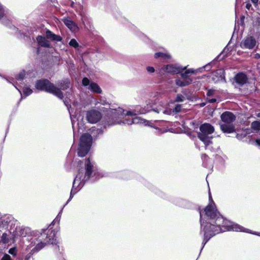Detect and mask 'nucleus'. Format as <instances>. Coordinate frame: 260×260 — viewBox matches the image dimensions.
<instances>
[{
  "label": "nucleus",
  "mask_w": 260,
  "mask_h": 260,
  "mask_svg": "<svg viewBox=\"0 0 260 260\" xmlns=\"http://www.w3.org/2000/svg\"><path fill=\"white\" fill-rule=\"evenodd\" d=\"M204 157H205V158L207 157V156L205 154V155H204Z\"/></svg>",
  "instance_id": "09e8293b"
},
{
  "label": "nucleus",
  "mask_w": 260,
  "mask_h": 260,
  "mask_svg": "<svg viewBox=\"0 0 260 260\" xmlns=\"http://www.w3.org/2000/svg\"><path fill=\"white\" fill-rule=\"evenodd\" d=\"M36 87L38 90L52 93L61 99L63 98V93L60 90L47 79L37 81Z\"/></svg>",
  "instance_id": "39448f33"
},
{
  "label": "nucleus",
  "mask_w": 260,
  "mask_h": 260,
  "mask_svg": "<svg viewBox=\"0 0 260 260\" xmlns=\"http://www.w3.org/2000/svg\"><path fill=\"white\" fill-rule=\"evenodd\" d=\"M251 7V5L249 3H247L246 5V8L248 9V10H249L250 9Z\"/></svg>",
  "instance_id": "e433bc0d"
},
{
  "label": "nucleus",
  "mask_w": 260,
  "mask_h": 260,
  "mask_svg": "<svg viewBox=\"0 0 260 260\" xmlns=\"http://www.w3.org/2000/svg\"><path fill=\"white\" fill-rule=\"evenodd\" d=\"M251 128L256 131L260 130V122L257 121L252 122L251 125Z\"/></svg>",
  "instance_id": "412c9836"
},
{
  "label": "nucleus",
  "mask_w": 260,
  "mask_h": 260,
  "mask_svg": "<svg viewBox=\"0 0 260 260\" xmlns=\"http://www.w3.org/2000/svg\"><path fill=\"white\" fill-rule=\"evenodd\" d=\"M212 80L215 82L219 81L224 79L223 75V71L221 70H218L212 73Z\"/></svg>",
  "instance_id": "f8f14e48"
},
{
  "label": "nucleus",
  "mask_w": 260,
  "mask_h": 260,
  "mask_svg": "<svg viewBox=\"0 0 260 260\" xmlns=\"http://www.w3.org/2000/svg\"><path fill=\"white\" fill-rule=\"evenodd\" d=\"M23 91L26 96L30 95L32 92V90L27 87L24 88Z\"/></svg>",
  "instance_id": "5701e85b"
},
{
  "label": "nucleus",
  "mask_w": 260,
  "mask_h": 260,
  "mask_svg": "<svg viewBox=\"0 0 260 260\" xmlns=\"http://www.w3.org/2000/svg\"><path fill=\"white\" fill-rule=\"evenodd\" d=\"M209 200H212V199H211V196H210V193H209Z\"/></svg>",
  "instance_id": "a18cd8bd"
},
{
  "label": "nucleus",
  "mask_w": 260,
  "mask_h": 260,
  "mask_svg": "<svg viewBox=\"0 0 260 260\" xmlns=\"http://www.w3.org/2000/svg\"><path fill=\"white\" fill-rule=\"evenodd\" d=\"M200 220H201V224L203 225V223H202V213H201V212H200Z\"/></svg>",
  "instance_id": "37998d69"
},
{
  "label": "nucleus",
  "mask_w": 260,
  "mask_h": 260,
  "mask_svg": "<svg viewBox=\"0 0 260 260\" xmlns=\"http://www.w3.org/2000/svg\"><path fill=\"white\" fill-rule=\"evenodd\" d=\"M257 116L259 117H260V113H258Z\"/></svg>",
  "instance_id": "de8ad7c7"
},
{
  "label": "nucleus",
  "mask_w": 260,
  "mask_h": 260,
  "mask_svg": "<svg viewBox=\"0 0 260 260\" xmlns=\"http://www.w3.org/2000/svg\"><path fill=\"white\" fill-rule=\"evenodd\" d=\"M187 73H186V72L185 71L184 73H182L181 74V76L183 77V78H187Z\"/></svg>",
  "instance_id": "f704fd0d"
},
{
  "label": "nucleus",
  "mask_w": 260,
  "mask_h": 260,
  "mask_svg": "<svg viewBox=\"0 0 260 260\" xmlns=\"http://www.w3.org/2000/svg\"><path fill=\"white\" fill-rule=\"evenodd\" d=\"M181 107H182L181 105H176L173 110V112H175V113H178L180 112Z\"/></svg>",
  "instance_id": "bb28decb"
},
{
  "label": "nucleus",
  "mask_w": 260,
  "mask_h": 260,
  "mask_svg": "<svg viewBox=\"0 0 260 260\" xmlns=\"http://www.w3.org/2000/svg\"><path fill=\"white\" fill-rule=\"evenodd\" d=\"M256 143L257 145L260 146V139H257L256 140Z\"/></svg>",
  "instance_id": "ea45409f"
},
{
  "label": "nucleus",
  "mask_w": 260,
  "mask_h": 260,
  "mask_svg": "<svg viewBox=\"0 0 260 260\" xmlns=\"http://www.w3.org/2000/svg\"><path fill=\"white\" fill-rule=\"evenodd\" d=\"M63 22L65 25L67 26H68V27L70 28L71 30L75 31L77 29V26L73 22V21H72L70 19H64Z\"/></svg>",
  "instance_id": "dca6fc26"
},
{
  "label": "nucleus",
  "mask_w": 260,
  "mask_h": 260,
  "mask_svg": "<svg viewBox=\"0 0 260 260\" xmlns=\"http://www.w3.org/2000/svg\"><path fill=\"white\" fill-rule=\"evenodd\" d=\"M192 82V80L190 79H188L187 80H185L184 81H181L180 79H176V84L179 86H185L186 85H189Z\"/></svg>",
  "instance_id": "a211bd4d"
},
{
  "label": "nucleus",
  "mask_w": 260,
  "mask_h": 260,
  "mask_svg": "<svg viewBox=\"0 0 260 260\" xmlns=\"http://www.w3.org/2000/svg\"><path fill=\"white\" fill-rule=\"evenodd\" d=\"M214 93V90L213 89H210L208 91V92L207 93V95L208 96H211Z\"/></svg>",
  "instance_id": "7c9ffc66"
},
{
  "label": "nucleus",
  "mask_w": 260,
  "mask_h": 260,
  "mask_svg": "<svg viewBox=\"0 0 260 260\" xmlns=\"http://www.w3.org/2000/svg\"><path fill=\"white\" fill-rule=\"evenodd\" d=\"M184 68H181L179 67H177L175 65L173 64H169L163 68H162V70L164 72L171 73V74H178L180 73L182 70H184Z\"/></svg>",
  "instance_id": "9b49d317"
},
{
  "label": "nucleus",
  "mask_w": 260,
  "mask_h": 260,
  "mask_svg": "<svg viewBox=\"0 0 260 260\" xmlns=\"http://www.w3.org/2000/svg\"><path fill=\"white\" fill-rule=\"evenodd\" d=\"M251 2L253 3V4H256L258 2V0H251Z\"/></svg>",
  "instance_id": "79ce46f5"
},
{
  "label": "nucleus",
  "mask_w": 260,
  "mask_h": 260,
  "mask_svg": "<svg viewBox=\"0 0 260 260\" xmlns=\"http://www.w3.org/2000/svg\"><path fill=\"white\" fill-rule=\"evenodd\" d=\"M89 89L91 90L93 92L101 93L102 92V90L99 87V86L95 83L91 82L89 84Z\"/></svg>",
  "instance_id": "f3484780"
},
{
  "label": "nucleus",
  "mask_w": 260,
  "mask_h": 260,
  "mask_svg": "<svg viewBox=\"0 0 260 260\" xmlns=\"http://www.w3.org/2000/svg\"><path fill=\"white\" fill-rule=\"evenodd\" d=\"M46 37L52 41H61L62 40L61 37L52 33L49 30L46 31Z\"/></svg>",
  "instance_id": "2eb2a0df"
},
{
  "label": "nucleus",
  "mask_w": 260,
  "mask_h": 260,
  "mask_svg": "<svg viewBox=\"0 0 260 260\" xmlns=\"http://www.w3.org/2000/svg\"><path fill=\"white\" fill-rule=\"evenodd\" d=\"M147 70L148 72H150V73H153L154 72V69L152 67H147Z\"/></svg>",
  "instance_id": "473e14b6"
},
{
  "label": "nucleus",
  "mask_w": 260,
  "mask_h": 260,
  "mask_svg": "<svg viewBox=\"0 0 260 260\" xmlns=\"http://www.w3.org/2000/svg\"><path fill=\"white\" fill-rule=\"evenodd\" d=\"M90 81L89 79L87 78H84L82 80V84L84 86H87L88 85H89Z\"/></svg>",
  "instance_id": "a878e982"
},
{
  "label": "nucleus",
  "mask_w": 260,
  "mask_h": 260,
  "mask_svg": "<svg viewBox=\"0 0 260 260\" xmlns=\"http://www.w3.org/2000/svg\"><path fill=\"white\" fill-rule=\"evenodd\" d=\"M4 15V12L2 6L0 4V19L3 17Z\"/></svg>",
  "instance_id": "c756f323"
},
{
  "label": "nucleus",
  "mask_w": 260,
  "mask_h": 260,
  "mask_svg": "<svg viewBox=\"0 0 260 260\" xmlns=\"http://www.w3.org/2000/svg\"><path fill=\"white\" fill-rule=\"evenodd\" d=\"M204 211L208 218L204 228V245L211 237L225 230L245 231L242 226L237 224H232L229 221L224 219L215 209L214 203L207 206Z\"/></svg>",
  "instance_id": "f257e3e1"
},
{
  "label": "nucleus",
  "mask_w": 260,
  "mask_h": 260,
  "mask_svg": "<svg viewBox=\"0 0 260 260\" xmlns=\"http://www.w3.org/2000/svg\"><path fill=\"white\" fill-rule=\"evenodd\" d=\"M136 114L132 111H127L126 113L121 108H119L118 109H114L112 111L111 117H109L106 121V124L108 125H113L117 124L123 123L127 124H141L145 123L146 121L145 119H142L140 117H136L130 119H125L122 120L125 116H134Z\"/></svg>",
  "instance_id": "f03ea898"
},
{
  "label": "nucleus",
  "mask_w": 260,
  "mask_h": 260,
  "mask_svg": "<svg viewBox=\"0 0 260 260\" xmlns=\"http://www.w3.org/2000/svg\"><path fill=\"white\" fill-rule=\"evenodd\" d=\"M186 72L187 74L194 73V71L192 69H188L186 70Z\"/></svg>",
  "instance_id": "c9c22d12"
},
{
  "label": "nucleus",
  "mask_w": 260,
  "mask_h": 260,
  "mask_svg": "<svg viewBox=\"0 0 260 260\" xmlns=\"http://www.w3.org/2000/svg\"><path fill=\"white\" fill-rule=\"evenodd\" d=\"M184 97L181 94H178L177 95L175 101L176 102H183L184 101Z\"/></svg>",
  "instance_id": "393cba45"
},
{
  "label": "nucleus",
  "mask_w": 260,
  "mask_h": 260,
  "mask_svg": "<svg viewBox=\"0 0 260 260\" xmlns=\"http://www.w3.org/2000/svg\"><path fill=\"white\" fill-rule=\"evenodd\" d=\"M101 113L95 110H91L87 111L86 118L88 122L90 123H96L102 118Z\"/></svg>",
  "instance_id": "1a4fd4ad"
},
{
  "label": "nucleus",
  "mask_w": 260,
  "mask_h": 260,
  "mask_svg": "<svg viewBox=\"0 0 260 260\" xmlns=\"http://www.w3.org/2000/svg\"><path fill=\"white\" fill-rule=\"evenodd\" d=\"M155 58H170L171 57L170 54L168 53H165L162 52H157L155 54Z\"/></svg>",
  "instance_id": "aec40b11"
},
{
  "label": "nucleus",
  "mask_w": 260,
  "mask_h": 260,
  "mask_svg": "<svg viewBox=\"0 0 260 260\" xmlns=\"http://www.w3.org/2000/svg\"><path fill=\"white\" fill-rule=\"evenodd\" d=\"M25 75V73L24 72H20L17 77V80H22L24 78Z\"/></svg>",
  "instance_id": "cd10ccee"
},
{
  "label": "nucleus",
  "mask_w": 260,
  "mask_h": 260,
  "mask_svg": "<svg viewBox=\"0 0 260 260\" xmlns=\"http://www.w3.org/2000/svg\"><path fill=\"white\" fill-rule=\"evenodd\" d=\"M70 84V82L69 80H66L63 81L62 83L61 82L60 84H58V85L60 87V88L62 90H66V89H68V88H69Z\"/></svg>",
  "instance_id": "6ab92c4d"
},
{
  "label": "nucleus",
  "mask_w": 260,
  "mask_h": 260,
  "mask_svg": "<svg viewBox=\"0 0 260 260\" xmlns=\"http://www.w3.org/2000/svg\"><path fill=\"white\" fill-rule=\"evenodd\" d=\"M1 260H11V257L9 255L5 254L2 257Z\"/></svg>",
  "instance_id": "c85d7f7f"
},
{
  "label": "nucleus",
  "mask_w": 260,
  "mask_h": 260,
  "mask_svg": "<svg viewBox=\"0 0 260 260\" xmlns=\"http://www.w3.org/2000/svg\"><path fill=\"white\" fill-rule=\"evenodd\" d=\"M209 102L210 103H213L216 102V99H212L209 100Z\"/></svg>",
  "instance_id": "4c0bfd02"
},
{
  "label": "nucleus",
  "mask_w": 260,
  "mask_h": 260,
  "mask_svg": "<svg viewBox=\"0 0 260 260\" xmlns=\"http://www.w3.org/2000/svg\"><path fill=\"white\" fill-rule=\"evenodd\" d=\"M63 102H64V104L68 107V104L69 103L68 101L67 100H64Z\"/></svg>",
  "instance_id": "58836bf2"
},
{
  "label": "nucleus",
  "mask_w": 260,
  "mask_h": 260,
  "mask_svg": "<svg viewBox=\"0 0 260 260\" xmlns=\"http://www.w3.org/2000/svg\"><path fill=\"white\" fill-rule=\"evenodd\" d=\"M155 112H157V113H159L161 110H158L157 109L156 110H154Z\"/></svg>",
  "instance_id": "c03bdc74"
},
{
  "label": "nucleus",
  "mask_w": 260,
  "mask_h": 260,
  "mask_svg": "<svg viewBox=\"0 0 260 260\" xmlns=\"http://www.w3.org/2000/svg\"><path fill=\"white\" fill-rule=\"evenodd\" d=\"M37 40L39 45L42 47H49L50 46L49 42L44 37L39 36L37 38Z\"/></svg>",
  "instance_id": "4468645a"
},
{
  "label": "nucleus",
  "mask_w": 260,
  "mask_h": 260,
  "mask_svg": "<svg viewBox=\"0 0 260 260\" xmlns=\"http://www.w3.org/2000/svg\"><path fill=\"white\" fill-rule=\"evenodd\" d=\"M85 166L86 172L84 177L83 176V170H79L78 173L74 180L73 188L71 191V197L77 192L76 190L74 191V189L77 190L78 188L79 189L84 185V182L89 178L92 173L93 165L90 162L89 158L86 159Z\"/></svg>",
  "instance_id": "7ed1b4c3"
},
{
  "label": "nucleus",
  "mask_w": 260,
  "mask_h": 260,
  "mask_svg": "<svg viewBox=\"0 0 260 260\" xmlns=\"http://www.w3.org/2000/svg\"><path fill=\"white\" fill-rule=\"evenodd\" d=\"M235 80L238 84L240 85H243L246 82L247 78L244 74L239 73L235 76Z\"/></svg>",
  "instance_id": "ddd939ff"
},
{
  "label": "nucleus",
  "mask_w": 260,
  "mask_h": 260,
  "mask_svg": "<svg viewBox=\"0 0 260 260\" xmlns=\"http://www.w3.org/2000/svg\"><path fill=\"white\" fill-rule=\"evenodd\" d=\"M47 233L44 234H41V240L44 239V242H40V243L37 244L36 247L31 250L32 252H35L39 251L42 249L45 245L47 244H53L54 243V237L55 236L54 233L49 230H46Z\"/></svg>",
  "instance_id": "6e6552de"
},
{
  "label": "nucleus",
  "mask_w": 260,
  "mask_h": 260,
  "mask_svg": "<svg viewBox=\"0 0 260 260\" xmlns=\"http://www.w3.org/2000/svg\"><path fill=\"white\" fill-rule=\"evenodd\" d=\"M162 113L165 114H170L171 111L170 110H165L162 111Z\"/></svg>",
  "instance_id": "72a5a7b5"
},
{
  "label": "nucleus",
  "mask_w": 260,
  "mask_h": 260,
  "mask_svg": "<svg viewBox=\"0 0 260 260\" xmlns=\"http://www.w3.org/2000/svg\"><path fill=\"white\" fill-rule=\"evenodd\" d=\"M69 45L72 47L76 48L78 46L79 44L75 39H72L70 41Z\"/></svg>",
  "instance_id": "4be33fe9"
},
{
  "label": "nucleus",
  "mask_w": 260,
  "mask_h": 260,
  "mask_svg": "<svg viewBox=\"0 0 260 260\" xmlns=\"http://www.w3.org/2000/svg\"><path fill=\"white\" fill-rule=\"evenodd\" d=\"M257 42L255 39L251 36L246 37L241 43V46L243 48L252 49L256 46Z\"/></svg>",
  "instance_id": "9d476101"
},
{
  "label": "nucleus",
  "mask_w": 260,
  "mask_h": 260,
  "mask_svg": "<svg viewBox=\"0 0 260 260\" xmlns=\"http://www.w3.org/2000/svg\"><path fill=\"white\" fill-rule=\"evenodd\" d=\"M1 241L4 243H7L9 242V239L8 238V235L6 233H4L2 236V239Z\"/></svg>",
  "instance_id": "b1692460"
},
{
  "label": "nucleus",
  "mask_w": 260,
  "mask_h": 260,
  "mask_svg": "<svg viewBox=\"0 0 260 260\" xmlns=\"http://www.w3.org/2000/svg\"><path fill=\"white\" fill-rule=\"evenodd\" d=\"M9 253L12 254V255H16V250L15 249H13V248H11L9 250Z\"/></svg>",
  "instance_id": "2f4dec72"
},
{
  "label": "nucleus",
  "mask_w": 260,
  "mask_h": 260,
  "mask_svg": "<svg viewBox=\"0 0 260 260\" xmlns=\"http://www.w3.org/2000/svg\"><path fill=\"white\" fill-rule=\"evenodd\" d=\"M255 57L256 58H260V55L258 53H256L255 54Z\"/></svg>",
  "instance_id": "a19ab883"
},
{
  "label": "nucleus",
  "mask_w": 260,
  "mask_h": 260,
  "mask_svg": "<svg viewBox=\"0 0 260 260\" xmlns=\"http://www.w3.org/2000/svg\"><path fill=\"white\" fill-rule=\"evenodd\" d=\"M214 131V127L210 124L205 123L200 126L199 132H198V137L202 141L207 147L212 143V137L209 136Z\"/></svg>",
  "instance_id": "423d86ee"
},
{
  "label": "nucleus",
  "mask_w": 260,
  "mask_h": 260,
  "mask_svg": "<svg viewBox=\"0 0 260 260\" xmlns=\"http://www.w3.org/2000/svg\"><path fill=\"white\" fill-rule=\"evenodd\" d=\"M92 140V137L89 134L85 133L81 136L78 150L79 156L84 157L86 155L89 150Z\"/></svg>",
  "instance_id": "0eeeda50"
},
{
  "label": "nucleus",
  "mask_w": 260,
  "mask_h": 260,
  "mask_svg": "<svg viewBox=\"0 0 260 260\" xmlns=\"http://www.w3.org/2000/svg\"><path fill=\"white\" fill-rule=\"evenodd\" d=\"M221 122L220 127L221 131L225 133H232L235 131L234 122L236 120V116L231 112L225 111L220 116Z\"/></svg>",
  "instance_id": "20e7f679"
},
{
  "label": "nucleus",
  "mask_w": 260,
  "mask_h": 260,
  "mask_svg": "<svg viewBox=\"0 0 260 260\" xmlns=\"http://www.w3.org/2000/svg\"><path fill=\"white\" fill-rule=\"evenodd\" d=\"M101 104L103 105L106 104V103L104 102H101Z\"/></svg>",
  "instance_id": "49530a36"
}]
</instances>
